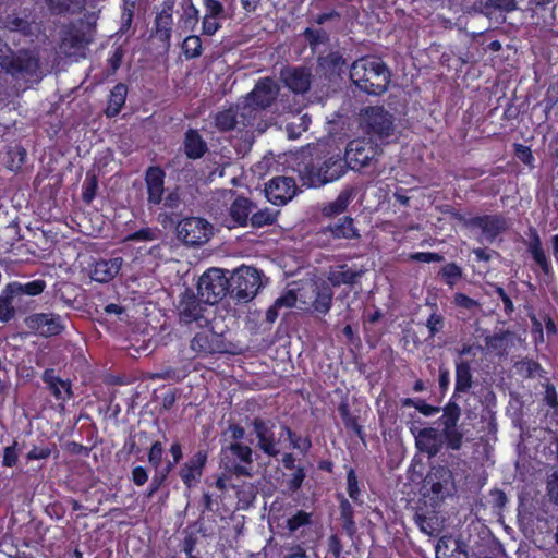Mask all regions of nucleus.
<instances>
[{
    "mask_svg": "<svg viewBox=\"0 0 558 558\" xmlns=\"http://www.w3.org/2000/svg\"><path fill=\"white\" fill-rule=\"evenodd\" d=\"M472 363L465 359L454 360L453 395L441 409L442 414L436 421L441 428L432 426L418 428L414 424L409 427L414 437L416 450L426 454L428 459L438 456L442 448L448 451H460L463 447L464 432L458 424L462 409L457 399L470 393L486 409L496 405V395L492 385L480 384L474 378Z\"/></svg>",
    "mask_w": 558,
    "mask_h": 558,
    "instance_id": "1",
    "label": "nucleus"
},
{
    "mask_svg": "<svg viewBox=\"0 0 558 558\" xmlns=\"http://www.w3.org/2000/svg\"><path fill=\"white\" fill-rule=\"evenodd\" d=\"M378 154L377 142L357 137L347 144L344 157L318 148L302 153L295 170L303 186L319 187L340 179L348 169L361 171L368 167Z\"/></svg>",
    "mask_w": 558,
    "mask_h": 558,
    "instance_id": "2",
    "label": "nucleus"
},
{
    "mask_svg": "<svg viewBox=\"0 0 558 558\" xmlns=\"http://www.w3.org/2000/svg\"><path fill=\"white\" fill-rule=\"evenodd\" d=\"M390 77L389 68L378 57H362L350 66L352 83L368 95H383L388 89Z\"/></svg>",
    "mask_w": 558,
    "mask_h": 558,
    "instance_id": "3",
    "label": "nucleus"
},
{
    "mask_svg": "<svg viewBox=\"0 0 558 558\" xmlns=\"http://www.w3.org/2000/svg\"><path fill=\"white\" fill-rule=\"evenodd\" d=\"M279 94V86L270 77L259 78L240 106V118L244 126H253L260 113L270 108Z\"/></svg>",
    "mask_w": 558,
    "mask_h": 558,
    "instance_id": "4",
    "label": "nucleus"
},
{
    "mask_svg": "<svg viewBox=\"0 0 558 558\" xmlns=\"http://www.w3.org/2000/svg\"><path fill=\"white\" fill-rule=\"evenodd\" d=\"M457 481L453 471L446 464H432L422 482V492L434 505L444 502L457 494Z\"/></svg>",
    "mask_w": 558,
    "mask_h": 558,
    "instance_id": "5",
    "label": "nucleus"
},
{
    "mask_svg": "<svg viewBox=\"0 0 558 558\" xmlns=\"http://www.w3.org/2000/svg\"><path fill=\"white\" fill-rule=\"evenodd\" d=\"M360 128L368 138L388 143L395 133L393 116L384 106H368L360 112Z\"/></svg>",
    "mask_w": 558,
    "mask_h": 558,
    "instance_id": "6",
    "label": "nucleus"
},
{
    "mask_svg": "<svg viewBox=\"0 0 558 558\" xmlns=\"http://www.w3.org/2000/svg\"><path fill=\"white\" fill-rule=\"evenodd\" d=\"M253 449L241 441H233L220 450V468L229 475L252 476Z\"/></svg>",
    "mask_w": 558,
    "mask_h": 558,
    "instance_id": "7",
    "label": "nucleus"
},
{
    "mask_svg": "<svg viewBox=\"0 0 558 558\" xmlns=\"http://www.w3.org/2000/svg\"><path fill=\"white\" fill-rule=\"evenodd\" d=\"M190 348L196 356L202 359L236 353L235 347L226 338L225 333L216 332L213 329L196 332L191 339Z\"/></svg>",
    "mask_w": 558,
    "mask_h": 558,
    "instance_id": "8",
    "label": "nucleus"
},
{
    "mask_svg": "<svg viewBox=\"0 0 558 558\" xmlns=\"http://www.w3.org/2000/svg\"><path fill=\"white\" fill-rule=\"evenodd\" d=\"M229 294L239 303H247L255 298L262 287V272L252 266L238 268L229 279Z\"/></svg>",
    "mask_w": 558,
    "mask_h": 558,
    "instance_id": "9",
    "label": "nucleus"
},
{
    "mask_svg": "<svg viewBox=\"0 0 558 558\" xmlns=\"http://www.w3.org/2000/svg\"><path fill=\"white\" fill-rule=\"evenodd\" d=\"M230 282L222 270L211 268L205 271L198 279L197 294L202 302L215 305L229 294Z\"/></svg>",
    "mask_w": 558,
    "mask_h": 558,
    "instance_id": "10",
    "label": "nucleus"
},
{
    "mask_svg": "<svg viewBox=\"0 0 558 558\" xmlns=\"http://www.w3.org/2000/svg\"><path fill=\"white\" fill-rule=\"evenodd\" d=\"M252 435L256 439V448L268 458H277L280 454L281 437L275 433L274 421L255 416L252 422Z\"/></svg>",
    "mask_w": 558,
    "mask_h": 558,
    "instance_id": "11",
    "label": "nucleus"
},
{
    "mask_svg": "<svg viewBox=\"0 0 558 558\" xmlns=\"http://www.w3.org/2000/svg\"><path fill=\"white\" fill-rule=\"evenodd\" d=\"M361 238L354 220L350 216H343L337 221L322 228L316 233V243L319 246H329L332 240H359Z\"/></svg>",
    "mask_w": 558,
    "mask_h": 558,
    "instance_id": "12",
    "label": "nucleus"
},
{
    "mask_svg": "<svg viewBox=\"0 0 558 558\" xmlns=\"http://www.w3.org/2000/svg\"><path fill=\"white\" fill-rule=\"evenodd\" d=\"M211 225L199 217H187L178 221V238L186 245L198 246L206 243L211 234Z\"/></svg>",
    "mask_w": 558,
    "mask_h": 558,
    "instance_id": "13",
    "label": "nucleus"
},
{
    "mask_svg": "<svg viewBox=\"0 0 558 558\" xmlns=\"http://www.w3.org/2000/svg\"><path fill=\"white\" fill-rule=\"evenodd\" d=\"M92 29L82 21L71 26L62 37V48L69 57H84L88 45L93 41Z\"/></svg>",
    "mask_w": 558,
    "mask_h": 558,
    "instance_id": "14",
    "label": "nucleus"
},
{
    "mask_svg": "<svg viewBox=\"0 0 558 558\" xmlns=\"http://www.w3.org/2000/svg\"><path fill=\"white\" fill-rule=\"evenodd\" d=\"M25 323L29 329L45 338L58 336L65 328L61 316L54 313H34L26 317Z\"/></svg>",
    "mask_w": 558,
    "mask_h": 558,
    "instance_id": "15",
    "label": "nucleus"
},
{
    "mask_svg": "<svg viewBox=\"0 0 558 558\" xmlns=\"http://www.w3.org/2000/svg\"><path fill=\"white\" fill-rule=\"evenodd\" d=\"M296 183L293 178L279 175L272 178L265 185L267 199L274 205H286L296 194Z\"/></svg>",
    "mask_w": 558,
    "mask_h": 558,
    "instance_id": "16",
    "label": "nucleus"
},
{
    "mask_svg": "<svg viewBox=\"0 0 558 558\" xmlns=\"http://www.w3.org/2000/svg\"><path fill=\"white\" fill-rule=\"evenodd\" d=\"M465 225L470 228L481 229L489 242H494L499 234L508 229V221L502 214L474 216L468 219Z\"/></svg>",
    "mask_w": 558,
    "mask_h": 558,
    "instance_id": "17",
    "label": "nucleus"
},
{
    "mask_svg": "<svg viewBox=\"0 0 558 558\" xmlns=\"http://www.w3.org/2000/svg\"><path fill=\"white\" fill-rule=\"evenodd\" d=\"M348 70L347 59L340 51H330L317 58V73L329 82L341 78Z\"/></svg>",
    "mask_w": 558,
    "mask_h": 558,
    "instance_id": "18",
    "label": "nucleus"
},
{
    "mask_svg": "<svg viewBox=\"0 0 558 558\" xmlns=\"http://www.w3.org/2000/svg\"><path fill=\"white\" fill-rule=\"evenodd\" d=\"M207 461L208 452L206 450H198L181 465L179 476L186 488H192L199 483Z\"/></svg>",
    "mask_w": 558,
    "mask_h": 558,
    "instance_id": "19",
    "label": "nucleus"
},
{
    "mask_svg": "<svg viewBox=\"0 0 558 558\" xmlns=\"http://www.w3.org/2000/svg\"><path fill=\"white\" fill-rule=\"evenodd\" d=\"M41 380L45 384V389L49 391L54 400L63 405L72 399V384L69 379H62L57 371L52 367L46 368L41 374Z\"/></svg>",
    "mask_w": 558,
    "mask_h": 558,
    "instance_id": "20",
    "label": "nucleus"
},
{
    "mask_svg": "<svg viewBox=\"0 0 558 558\" xmlns=\"http://www.w3.org/2000/svg\"><path fill=\"white\" fill-rule=\"evenodd\" d=\"M166 171L160 166H149L144 174L148 206L155 207L162 203L165 194Z\"/></svg>",
    "mask_w": 558,
    "mask_h": 558,
    "instance_id": "21",
    "label": "nucleus"
},
{
    "mask_svg": "<svg viewBox=\"0 0 558 558\" xmlns=\"http://www.w3.org/2000/svg\"><path fill=\"white\" fill-rule=\"evenodd\" d=\"M175 1L163 0L154 20L153 36L165 45H170Z\"/></svg>",
    "mask_w": 558,
    "mask_h": 558,
    "instance_id": "22",
    "label": "nucleus"
},
{
    "mask_svg": "<svg viewBox=\"0 0 558 558\" xmlns=\"http://www.w3.org/2000/svg\"><path fill=\"white\" fill-rule=\"evenodd\" d=\"M201 301V298L195 295L191 289H186L182 293L178 304L179 320L182 325L199 323L204 318Z\"/></svg>",
    "mask_w": 558,
    "mask_h": 558,
    "instance_id": "23",
    "label": "nucleus"
},
{
    "mask_svg": "<svg viewBox=\"0 0 558 558\" xmlns=\"http://www.w3.org/2000/svg\"><path fill=\"white\" fill-rule=\"evenodd\" d=\"M203 7L202 34L214 36L222 27L221 21L228 17L226 8L219 0H203Z\"/></svg>",
    "mask_w": 558,
    "mask_h": 558,
    "instance_id": "24",
    "label": "nucleus"
},
{
    "mask_svg": "<svg viewBox=\"0 0 558 558\" xmlns=\"http://www.w3.org/2000/svg\"><path fill=\"white\" fill-rule=\"evenodd\" d=\"M311 294L308 295V300H303L304 304H308L314 312L319 314H327L332 304L333 291L326 283H312L310 286Z\"/></svg>",
    "mask_w": 558,
    "mask_h": 558,
    "instance_id": "25",
    "label": "nucleus"
},
{
    "mask_svg": "<svg viewBox=\"0 0 558 558\" xmlns=\"http://www.w3.org/2000/svg\"><path fill=\"white\" fill-rule=\"evenodd\" d=\"M527 236L529 242L526 243V248L533 262L544 275L548 276L553 274L551 262L543 248V243L536 228L530 227L527 230Z\"/></svg>",
    "mask_w": 558,
    "mask_h": 558,
    "instance_id": "26",
    "label": "nucleus"
},
{
    "mask_svg": "<svg viewBox=\"0 0 558 558\" xmlns=\"http://www.w3.org/2000/svg\"><path fill=\"white\" fill-rule=\"evenodd\" d=\"M123 265L122 257L96 260L90 269V278L99 283L110 282L121 270Z\"/></svg>",
    "mask_w": 558,
    "mask_h": 558,
    "instance_id": "27",
    "label": "nucleus"
},
{
    "mask_svg": "<svg viewBox=\"0 0 558 558\" xmlns=\"http://www.w3.org/2000/svg\"><path fill=\"white\" fill-rule=\"evenodd\" d=\"M183 149L187 159L197 160L205 156L208 146L199 132L190 128L184 133Z\"/></svg>",
    "mask_w": 558,
    "mask_h": 558,
    "instance_id": "28",
    "label": "nucleus"
},
{
    "mask_svg": "<svg viewBox=\"0 0 558 558\" xmlns=\"http://www.w3.org/2000/svg\"><path fill=\"white\" fill-rule=\"evenodd\" d=\"M311 72L310 70L298 66L289 69L283 73V82L286 86L296 94H304L311 87Z\"/></svg>",
    "mask_w": 558,
    "mask_h": 558,
    "instance_id": "29",
    "label": "nucleus"
},
{
    "mask_svg": "<svg viewBox=\"0 0 558 558\" xmlns=\"http://www.w3.org/2000/svg\"><path fill=\"white\" fill-rule=\"evenodd\" d=\"M337 411L342 420L345 430L350 434H354L364 442L366 434L363 426L359 423L360 416L352 413L347 399L342 400L338 404Z\"/></svg>",
    "mask_w": 558,
    "mask_h": 558,
    "instance_id": "30",
    "label": "nucleus"
},
{
    "mask_svg": "<svg viewBox=\"0 0 558 558\" xmlns=\"http://www.w3.org/2000/svg\"><path fill=\"white\" fill-rule=\"evenodd\" d=\"M254 203L244 196H238L230 206V217L234 222L233 227H246L253 208Z\"/></svg>",
    "mask_w": 558,
    "mask_h": 558,
    "instance_id": "31",
    "label": "nucleus"
},
{
    "mask_svg": "<svg viewBox=\"0 0 558 558\" xmlns=\"http://www.w3.org/2000/svg\"><path fill=\"white\" fill-rule=\"evenodd\" d=\"M353 196L354 191L352 187L343 189L336 199L328 202L323 206L322 215L326 218H333L343 214L352 202Z\"/></svg>",
    "mask_w": 558,
    "mask_h": 558,
    "instance_id": "32",
    "label": "nucleus"
},
{
    "mask_svg": "<svg viewBox=\"0 0 558 558\" xmlns=\"http://www.w3.org/2000/svg\"><path fill=\"white\" fill-rule=\"evenodd\" d=\"M361 275L362 271L354 270L347 264H341L331 267L327 278L333 287H340L342 284L352 286Z\"/></svg>",
    "mask_w": 558,
    "mask_h": 558,
    "instance_id": "33",
    "label": "nucleus"
},
{
    "mask_svg": "<svg viewBox=\"0 0 558 558\" xmlns=\"http://www.w3.org/2000/svg\"><path fill=\"white\" fill-rule=\"evenodd\" d=\"M126 96H128L126 84H124V83L116 84L110 90L107 107L104 111L105 116L110 119L117 117L121 112L123 106L125 105Z\"/></svg>",
    "mask_w": 558,
    "mask_h": 558,
    "instance_id": "34",
    "label": "nucleus"
},
{
    "mask_svg": "<svg viewBox=\"0 0 558 558\" xmlns=\"http://www.w3.org/2000/svg\"><path fill=\"white\" fill-rule=\"evenodd\" d=\"M45 2L54 15H75L85 10L87 0H45Z\"/></svg>",
    "mask_w": 558,
    "mask_h": 558,
    "instance_id": "35",
    "label": "nucleus"
},
{
    "mask_svg": "<svg viewBox=\"0 0 558 558\" xmlns=\"http://www.w3.org/2000/svg\"><path fill=\"white\" fill-rule=\"evenodd\" d=\"M298 295L294 290H287L283 294L277 298L274 304L266 311V320L275 323L279 316V311L282 308L290 310L295 306Z\"/></svg>",
    "mask_w": 558,
    "mask_h": 558,
    "instance_id": "36",
    "label": "nucleus"
},
{
    "mask_svg": "<svg viewBox=\"0 0 558 558\" xmlns=\"http://www.w3.org/2000/svg\"><path fill=\"white\" fill-rule=\"evenodd\" d=\"M338 499L342 530L349 537H353L357 531L353 507L344 496L339 495Z\"/></svg>",
    "mask_w": 558,
    "mask_h": 558,
    "instance_id": "37",
    "label": "nucleus"
},
{
    "mask_svg": "<svg viewBox=\"0 0 558 558\" xmlns=\"http://www.w3.org/2000/svg\"><path fill=\"white\" fill-rule=\"evenodd\" d=\"M162 201L163 208L168 209L169 213L160 214L159 218L163 217L161 220L162 223H166L167 221L174 223L178 221V214L182 205V197L179 187L170 191Z\"/></svg>",
    "mask_w": 558,
    "mask_h": 558,
    "instance_id": "38",
    "label": "nucleus"
},
{
    "mask_svg": "<svg viewBox=\"0 0 558 558\" xmlns=\"http://www.w3.org/2000/svg\"><path fill=\"white\" fill-rule=\"evenodd\" d=\"M10 288L9 292L14 293V295L21 296L23 294L29 296H37L44 292L46 289V281L43 279H36L33 281H28L26 283H21L19 281H12L8 283Z\"/></svg>",
    "mask_w": 558,
    "mask_h": 558,
    "instance_id": "39",
    "label": "nucleus"
},
{
    "mask_svg": "<svg viewBox=\"0 0 558 558\" xmlns=\"http://www.w3.org/2000/svg\"><path fill=\"white\" fill-rule=\"evenodd\" d=\"M215 126L220 132L232 131L236 124L241 122L240 118V109L235 111L233 108H228L221 111H218L214 117Z\"/></svg>",
    "mask_w": 558,
    "mask_h": 558,
    "instance_id": "40",
    "label": "nucleus"
},
{
    "mask_svg": "<svg viewBox=\"0 0 558 558\" xmlns=\"http://www.w3.org/2000/svg\"><path fill=\"white\" fill-rule=\"evenodd\" d=\"M280 437L287 436L292 449H298L303 453H306L312 447V440L310 437H302L293 432L287 424L280 425Z\"/></svg>",
    "mask_w": 558,
    "mask_h": 558,
    "instance_id": "41",
    "label": "nucleus"
},
{
    "mask_svg": "<svg viewBox=\"0 0 558 558\" xmlns=\"http://www.w3.org/2000/svg\"><path fill=\"white\" fill-rule=\"evenodd\" d=\"M10 288L8 284L2 289L0 294V322L9 323L14 318L16 311L13 305V301L16 298L14 293L9 292Z\"/></svg>",
    "mask_w": 558,
    "mask_h": 558,
    "instance_id": "42",
    "label": "nucleus"
},
{
    "mask_svg": "<svg viewBox=\"0 0 558 558\" xmlns=\"http://www.w3.org/2000/svg\"><path fill=\"white\" fill-rule=\"evenodd\" d=\"M37 68V61L27 54L13 57L8 71L12 74H29Z\"/></svg>",
    "mask_w": 558,
    "mask_h": 558,
    "instance_id": "43",
    "label": "nucleus"
},
{
    "mask_svg": "<svg viewBox=\"0 0 558 558\" xmlns=\"http://www.w3.org/2000/svg\"><path fill=\"white\" fill-rule=\"evenodd\" d=\"M4 27L10 32H17L24 36L32 34V22L27 16L21 17L15 13L8 14L3 21Z\"/></svg>",
    "mask_w": 558,
    "mask_h": 558,
    "instance_id": "44",
    "label": "nucleus"
},
{
    "mask_svg": "<svg viewBox=\"0 0 558 558\" xmlns=\"http://www.w3.org/2000/svg\"><path fill=\"white\" fill-rule=\"evenodd\" d=\"M440 280L449 287H453L463 277L462 268L454 262L447 263L438 272Z\"/></svg>",
    "mask_w": 558,
    "mask_h": 558,
    "instance_id": "45",
    "label": "nucleus"
},
{
    "mask_svg": "<svg viewBox=\"0 0 558 558\" xmlns=\"http://www.w3.org/2000/svg\"><path fill=\"white\" fill-rule=\"evenodd\" d=\"M303 36L313 52L317 50L319 45H325L329 41V34L323 28L306 27L303 31Z\"/></svg>",
    "mask_w": 558,
    "mask_h": 558,
    "instance_id": "46",
    "label": "nucleus"
},
{
    "mask_svg": "<svg viewBox=\"0 0 558 558\" xmlns=\"http://www.w3.org/2000/svg\"><path fill=\"white\" fill-rule=\"evenodd\" d=\"M401 405L403 408H415L424 416H433L440 411L439 407L432 405L421 398H403L401 399Z\"/></svg>",
    "mask_w": 558,
    "mask_h": 558,
    "instance_id": "47",
    "label": "nucleus"
},
{
    "mask_svg": "<svg viewBox=\"0 0 558 558\" xmlns=\"http://www.w3.org/2000/svg\"><path fill=\"white\" fill-rule=\"evenodd\" d=\"M313 513L305 510H298L293 515L287 519L286 526L290 534H294L299 529L312 524Z\"/></svg>",
    "mask_w": 558,
    "mask_h": 558,
    "instance_id": "48",
    "label": "nucleus"
},
{
    "mask_svg": "<svg viewBox=\"0 0 558 558\" xmlns=\"http://www.w3.org/2000/svg\"><path fill=\"white\" fill-rule=\"evenodd\" d=\"M182 50L186 59L198 58L203 52L202 39L198 35H190L182 43Z\"/></svg>",
    "mask_w": 558,
    "mask_h": 558,
    "instance_id": "49",
    "label": "nucleus"
},
{
    "mask_svg": "<svg viewBox=\"0 0 558 558\" xmlns=\"http://www.w3.org/2000/svg\"><path fill=\"white\" fill-rule=\"evenodd\" d=\"M276 220V214H274L270 209L265 208L253 213L250 218V223L253 228H263L265 226L275 223Z\"/></svg>",
    "mask_w": 558,
    "mask_h": 558,
    "instance_id": "50",
    "label": "nucleus"
},
{
    "mask_svg": "<svg viewBox=\"0 0 558 558\" xmlns=\"http://www.w3.org/2000/svg\"><path fill=\"white\" fill-rule=\"evenodd\" d=\"M134 10L135 1L124 0L121 13V24L119 29L121 34H125L131 28L133 23Z\"/></svg>",
    "mask_w": 558,
    "mask_h": 558,
    "instance_id": "51",
    "label": "nucleus"
},
{
    "mask_svg": "<svg viewBox=\"0 0 558 558\" xmlns=\"http://www.w3.org/2000/svg\"><path fill=\"white\" fill-rule=\"evenodd\" d=\"M147 438H148L147 432L141 430L138 434H136L134 436L131 435L125 440L124 448L126 449V451L129 453L138 456L142 452V447L145 445L143 439L146 440Z\"/></svg>",
    "mask_w": 558,
    "mask_h": 558,
    "instance_id": "52",
    "label": "nucleus"
},
{
    "mask_svg": "<svg viewBox=\"0 0 558 558\" xmlns=\"http://www.w3.org/2000/svg\"><path fill=\"white\" fill-rule=\"evenodd\" d=\"M347 490L349 497L356 504H362L360 500L361 489L359 486L357 475L353 468H350L347 472Z\"/></svg>",
    "mask_w": 558,
    "mask_h": 558,
    "instance_id": "53",
    "label": "nucleus"
},
{
    "mask_svg": "<svg viewBox=\"0 0 558 558\" xmlns=\"http://www.w3.org/2000/svg\"><path fill=\"white\" fill-rule=\"evenodd\" d=\"M98 189V181L95 175L87 177L83 183L82 199L85 204L89 205L95 199Z\"/></svg>",
    "mask_w": 558,
    "mask_h": 558,
    "instance_id": "54",
    "label": "nucleus"
},
{
    "mask_svg": "<svg viewBox=\"0 0 558 558\" xmlns=\"http://www.w3.org/2000/svg\"><path fill=\"white\" fill-rule=\"evenodd\" d=\"M156 239H157V232L149 227H145L135 232L128 234L124 238V241L125 242H148V241H154Z\"/></svg>",
    "mask_w": 558,
    "mask_h": 558,
    "instance_id": "55",
    "label": "nucleus"
},
{
    "mask_svg": "<svg viewBox=\"0 0 558 558\" xmlns=\"http://www.w3.org/2000/svg\"><path fill=\"white\" fill-rule=\"evenodd\" d=\"M305 477H306L305 468L299 465L294 470V472L290 475V477L287 480L288 489L292 493L299 490L302 487Z\"/></svg>",
    "mask_w": 558,
    "mask_h": 558,
    "instance_id": "56",
    "label": "nucleus"
},
{
    "mask_svg": "<svg viewBox=\"0 0 558 558\" xmlns=\"http://www.w3.org/2000/svg\"><path fill=\"white\" fill-rule=\"evenodd\" d=\"M184 26L187 29L194 31L199 21V11L194 3H190L183 13Z\"/></svg>",
    "mask_w": 558,
    "mask_h": 558,
    "instance_id": "57",
    "label": "nucleus"
},
{
    "mask_svg": "<svg viewBox=\"0 0 558 558\" xmlns=\"http://www.w3.org/2000/svg\"><path fill=\"white\" fill-rule=\"evenodd\" d=\"M163 446L160 441H154L148 450V462L153 469H157L162 463Z\"/></svg>",
    "mask_w": 558,
    "mask_h": 558,
    "instance_id": "58",
    "label": "nucleus"
},
{
    "mask_svg": "<svg viewBox=\"0 0 558 558\" xmlns=\"http://www.w3.org/2000/svg\"><path fill=\"white\" fill-rule=\"evenodd\" d=\"M445 326V319L441 314L434 312L429 315L426 322V327L429 332V337L434 338L437 333H439Z\"/></svg>",
    "mask_w": 558,
    "mask_h": 558,
    "instance_id": "59",
    "label": "nucleus"
},
{
    "mask_svg": "<svg viewBox=\"0 0 558 558\" xmlns=\"http://www.w3.org/2000/svg\"><path fill=\"white\" fill-rule=\"evenodd\" d=\"M154 475L146 492L147 497H153L155 494H157L168 480V476H166L165 473L159 470V468L154 469Z\"/></svg>",
    "mask_w": 558,
    "mask_h": 558,
    "instance_id": "60",
    "label": "nucleus"
},
{
    "mask_svg": "<svg viewBox=\"0 0 558 558\" xmlns=\"http://www.w3.org/2000/svg\"><path fill=\"white\" fill-rule=\"evenodd\" d=\"M53 448H56L54 444H52V447H50V446H33V448L26 454V460L34 461V460L47 459L50 457Z\"/></svg>",
    "mask_w": 558,
    "mask_h": 558,
    "instance_id": "61",
    "label": "nucleus"
},
{
    "mask_svg": "<svg viewBox=\"0 0 558 558\" xmlns=\"http://www.w3.org/2000/svg\"><path fill=\"white\" fill-rule=\"evenodd\" d=\"M409 259L418 263H438L445 259V257L435 252H415L410 254Z\"/></svg>",
    "mask_w": 558,
    "mask_h": 558,
    "instance_id": "62",
    "label": "nucleus"
},
{
    "mask_svg": "<svg viewBox=\"0 0 558 558\" xmlns=\"http://www.w3.org/2000/svg\"><path fill=\"white\" fill-rule=\"evenodd\" d=\"M17 441L14 440L11 446H7L3 449L2 465L7 468H13L16 465L19 460L17 454Z\"/></svg>",
    "mask_w": 558,
    "mask_h": 558,
    "instance_id": "63",
    "label": "nucleus"
},
{
    "mask_svg": "<svg viewBox=\"0 0 558 558\" xmlns=\"http://www.w3.org/2000/svg\"><path fill=\"white\" fill-rule=\"evenodd\" d=\"M547 495L550 501L558 505V470L554 471L547 478Z\"/></svg>",
    "mask_w": 558,
    "mask_h": 558,
    "instance_id": "64",
    "label": "nucleus"
}]
</instances>
